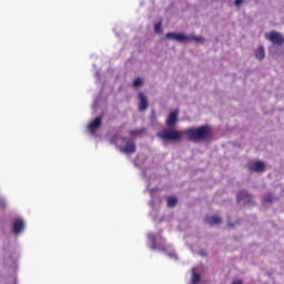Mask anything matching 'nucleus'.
<instances>
[{
	"mask_svg": "<svg viewBox=\"0 0 284 284\" xmlns=\"http://www.w3.org/2000/svg\"><path fill=\"white\" fill-rule=\"evenodd\" d=\"M179 123V110L172 111L165 122L168 128L162 129L156 133V139L162 141L163 145H168V143H179L181 139H183V134L181 131L173 129L174 125Z\"/></svg>",
	"mask_w": 284,
	"mask_h": 284,
	"instance_id": "obj_1",
	"label": "nucleus"
},
{
	"mask_svg": "<svg viewBox=\"0 0 284 284\" xmlns=\"http://www.w3.org/2000/svg\"><path fill=\"white\" fill-rule=\"evenodd\" d=\"M184 134L192 143H210L214 136L212 126L207 124L197 128H189L184 131Z\"/></svg>",
	"mask_w": 284,
	"mask_h": 284,
	"instance_id": "obj_2",
	"label": "nucleus"
},
{
	"mask_svg": "<svg viewBox=\"0 0 284 284\" xmlns=\"http://www.w3.org/2000/svg\"><path fill=\"white\" fill-rule=\"evenodd\" d=\"M110 143L116 145L120 152H123L124 154H134V152H136V144L132 142V140H128V138L113 135L110 138Z\"/></svg>",
	"mask_w": 284,
	"mask_h": 284,
	"instance_id": "obj_3",
	"label": "nucleus"
},
{
	"mask_svg": "<svg viewBox=\"0 0 284 284\" xmlns=\"http://www.w3.org/2000/svg\"><path fill=\"white\" fill-rule=\"evenodd\" d=\"M236 201L237 203H243V205H246L247 207L256 205V203H254V197L252 196V194H250V192L245 190H242L236 194Z\"/></svg>",
	"mask_w": 284,
	"mask_h": 284,
	"instance_id": "obj_4",
	"label": "nucleus"
},
{
	"mask_svg": "<svg viewBox=\"0 0 284 284\" xmlns=\"http://www.w3.org/2000/svg\"><path fill=\"white\" fill-rule=\"evenodd\" d=\"M265 40L273 43V45H283L284 43V36L278 31H271L265 33Z\"/></svg>",
	"mask_w": 284,
	"mask_h": 284,
	"instance_id": "obj_5",
	"label": "nucleus"
},
{
	"mask_svg": "<svg viewBox=\"0 0 284 284\" xmlns=\"http://www.w3.org/2000/svg\"><path fill=\"white\" fill-rule=\"evenodd\" d=\"M148 239L151 242V250H163V245H165L163 237L154 236V234L149 233Z\"/></svg>",
	"mask_w": 284,
	"mask_h": 284,
	"instance_id": "obj_6",
	"label": "nucleus"
},
{
	"mask_svg": "<svg viewBox=\"0 0 284 284\" xmlns=\"http://www.w3.org/2000/svg\"><path fill=\"white\" fill-rule=\"evenodd\" d=\"M103 125V118L97 116L91 123L88 124L87 131L94 135L99 132V129Z\"/></svg>",
	"mask_w": 284,
	"mask_h": 284,
	"instance_id": "obj_7",
	"label": "nucleus"
},
{
	"mask_svg": "<svg viewBox=\"0 0 284 284\" xmlns=\"http://www.w3.org/2000/svg\"><path fill=\"white\" fill-rule=\"evenodd\" d=\"M165 39L169 41H176L178 43H185L187 36L185 33L168 32Z\"/></svg>",
	"mask_w": 284,
	"mask_h": 284,
	"instance_id": "obj_8",
	"label": "nucleus"
},
{
	"mask_svg": "<svg viewBox=\"0 0 284 284\" xmlns=\"http://www.w3.org/2000/svg\"><path fill=\"white\" fill-rule=\"evenodd\" d=\"M267 168V165L265 164V162L257 160L251 164H248V170H251L252 172H256L257 174H263V172H265V169Z\"/></svg>",
	"mask_w": 284,
	"mask_h": 284,
	"instance_id": "obj_9",
	"label": "nucleus"
},
{
	"mask_svg": "<svg viewBox=\"0 0 284 284\" xmlns=\"http://www.w3.org/2000/svg\"><path fill=\"white\" fill-rule=\"evenodd\" d=\"M13 234H16V236H19V234H22V232L26 230V222L23 221V219H18L13 222Z\"/></svg>",
	"mask_w": 284,
	"mask_h": 284,
	"instance_id": "obj_10",
	"label": "nucleus"
},
{
	"mask_svg": "<svg viewBox=\"0 0 284 284\" xmlns=\"http://www.w3.org/2000/svg\"><path fill=\"white\" fill-rule=\"evenodd\" d=\"M140 104H139V110L140 112H145L148 108H150V102L148 101V97H145V93L139 92L138 93Z\"/></svg>",
	"mask_w": 284,
	"mask_h": 284,
	"instance_id": "obj_11",
	"label": "nucleus"
},
{
	"mask_svg": "<svg viewBox=\"0 0 284 284\" xmlns=\"http://www.w3.org/2000/svg\"><path fill=\"white\" fill-rule=\"evenodd\" d=\"M205 222L211 226L214 227V225H221L223 223V219H221L217 215H211L205 219Z\"/></svg>",
	"mask_w": 284,
	"mask_h": 284,
	"instance_id": "obj_12",
	"label": "nucleus"
},
{
	"mask_svg": "<svg viewBox=\"0 0 284 284\" xmlns=\"http://www.w3.org/2000/svg\"><path fill=\"white\" fill-rule=\"evenodd\" d=\"M185 43H192V41H195V43H200L203 45L205 43V38L203 36H186Z\"/></svg>",
	"mask_w": 284,
	"mask_h": 284,
	"instance_id": "obj_13",
	"label": "nucleus"
},
{
	"mask_svg": "<svg viewBox=\"0 0 284 284\" xmlns=\"http://www.w3.org/2000/svg\"><path fill=\"white\" fill-rule=\"evenodd\" d=\"M168 207H176L179 205V197L172 195L166 197Z\"/></svg>",
	"mask_w": 284,
	"mask_h": 284,
	"instance_id": "obj_14",
	"label": "nucleus"
},
{
	"mask_svg": "<svg viewBox=\"0 0 284 284\" xmlns=\"http://www.w3.org/2000/svg\"><path fill=\"white\" fill-rule=\"evenodd\" d=\"M255 58L258 61H263V59H265V47L257 48V50L255 51Z\"/></svg>",
	"mask_w": 284,
	"mask_h": 284,
	"instance_id": "obj_15",
	"label": "nucleus"
},
{
	"mask_svg": "<svg viewBox=\"0 0 284 284\" xmlns=\"http://www.w3.org/2000/svg\"><path fill=\"white\" fill-rule=\"evenodd\" d=\"M199 283H201V275L196 272H193L191 284H199Z\"/></svg>",
	"mask_w": 284,
	"mask_h": 284,
	"instance_id": "obj_16",
	"label": "nucleus"
},
{
	"mask_svg": "<svg viewBox=\"0 0 284 284\" xmlns=\"http://www.w3.org/2000/svg\"><path fill=\"white\" fill-rule=\"evenodd\" d=\"M143 132H145V129H135V130H131L130 134L131 136H141Z\"/></svg>",
	"mask_w": 284,
	"mask_h": 284,
	"instance_id": "obj_17",
	"label": "nucleus"
},
{
	"mask_svg": "<svg viewBox=\"0 0 284 284\" xmlns=\"http://www.w3.org/2000/svg\"><path fill=\"white\" fill-rule=\"evenodd\" d=\"M142 87H143V79L136 78V79L133 81V88H135L136 90H139V88H142Z\"/></svg>",
	"mask_w": 284,
	"mask_h": 284,
	"instance_id": "obj_18",
	"label": "nucleus"
},
{
	"mask_svg": "<svg viewBox=\"0 0 284 284\" xmlns=\"http://www.w3.org/2000/svg\"><path fill=\"white\" fill-rule=\"evenodd\" d=\"M161 22H158L155 26H154V32L155 34H161V32H163V29L161 28Z\"/></svg>",
	"mask_w": 284,
	"mask_h": 284,
	"instance_id": "obj_19",
	"label": "nucleus"
},
{
	"mask_svg": "<svg viewBox=\"0 0 284 284\" xmlns=\"http://www.w3.org/2000/svg\"><path fill=\"white\" fill-rule=\"evenodd\" d=\"M274 201V195L272 194H267L265 197H264V202L265 203H272Z\"/></svg>",
	"mask_w": 284,
	"mask_h": 284,
	"instance_id": "obj_20",
	"label": "nucleus"
},
{
	"mask_svg": "<svg viewBox=\"0 0 284 284\" xmlns=\"http://www.w3.org/2000/svg\"><path fill=\"white\" fill-rule=\"evenodd\" d=\"M7 205H8V203L6 202V200L0 199V207H1V210H6Z\"/></svg>",
	"mask_w": 284,
	"mask_h": 284,
	"instance_id": "obj_21",
	"label": "nucleus"
},
{
	"mask_svg": "<svg viewBox=\"0 0 284 284\" xmlns=\"http://www.w3.org/2000/svg\"><path fill=\"white\" fill-rule=\"evenodd\" d=\"M243 1H245V0H235L234 6L239 7L243 3Z\"/></svg>",
	"mask_w": 284,
	"mask_h": 284,
	"instance_id": "obj_22",
	"label": "nucleus"
},
{
	"mask_svg": "<svg viewBox=\"0 0 284 284\" xmlns=\"http://www.w3.org/2000/svg\"><path fill=\"white\" fill-rule=\"evenodd\" d=\"M97 105H99V98H97L93 102V108H97Z\"/></svg>",
	"mask_w": 284,
	"mask_h": 284,
	"instance_id": "obj_23",
	"label": "nucleus"
},
{
	"mask_svg": "<svg viewBox=\"0 0 284 284\" xmlns=\"http://www.w3.org/2000/svg\"><path fill=\"white\" fill-rule=\"evenodd\" d=\"M154 192H156V189H151L150 190V194H151L152 197H154Z\"/></svg>",
	"mask_w": 284,
	"mask_h": 284,
	"instance_id": "obj_24",
	"label": "nucleus"
},
{
	"mask_svg": "<svg viewBox=\"0 0 284 284\" xmlns=\"http://www.w3.org/2000/svg\"><path fill=\"white\" fill-rule=\"evenodd\" d=\"M232 284H243V281L241 280H236L235 282H233Z\"/></svg>",
	"mask_w": 284,
	"mask_h": 284,
	"instance_id": "obj_25",
	"label": "nucleus"
},
{
	"mask_svg": "<svg viewBox=\"0 0 284 284\" xmlns=\"http://www.w3.org/2000/svg\"><path fill=\"white\" fill-rule=\"evenodd\" d=\"M169 256H170L171 258H176V254H174V253H173V254H172V253L169 254Z\"/></svg>",
	"mask_w": 284,
	"mask_h": 284,
	"instance_id": "obj_26",
	"label": "nucleus"
},
{
	"mask_svg": "<svg viewBox=\"0 0 284 284\" xmlns=\"http://www.w3.org/2000/svg\"><path fill=\"white\" fill-rule=\"evenodd\" d=\"M151 207H154V201L150 202Z\"/></svg>",
	"mask_w": 284,
	"mask_h": 284,
	"instance_id": "obj_27",
	"label": "nucleus"
},
{
	"mask_svg": "<svg viewBox=\"0 0 284 284\" xmlns=\"http://www.w3.org/2000/svg\"><path fill=\"white\" fill-rule=\"evenodd\" d=\"M229 227H234V223H229Z\"/></svg>",
	"mask_w": 284,
	"mask_h": 284,
	"instance_id": "obj_28",
	"label": "nucleus"
},
{
	"mask_svg": "<svg viewBox=\"0 0 284 284\" xmlns=\"http://www.w3.org/2000/svg\"><path fill=\"white\" fill-rule=\"evenodd\" d=\"M201 255H202V256H205V254H204L203 252H201Z\"/></svg>",
	"mask_w": 284,
	"mask_h": 284,
	"instance_id": "obj_29",
	"label": "nucleus"
},
{
	"mask_svg": "<svg viewBox=\"0 0 284 284\" xmlns=\"http://www.w3.org/2000/svg\"><path fill=\"white\" fill-rule=\"evenodd\" d=\"M95 77H99V72L95 73Z\"/></svg>",
	"mask_w": 284,
	"mask_h": 284,
	"instance_id": "obj_30",
	"label": "nucleus"
}]
</instances>
